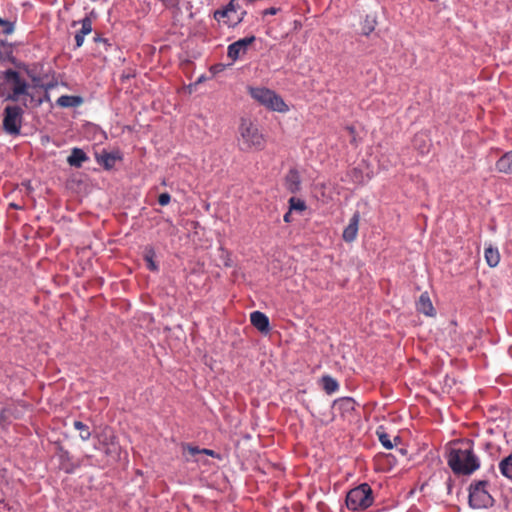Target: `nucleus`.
<instances>
[{
  "mask_svg": "<svg viewBox=\"0 0 512 512\" xmlns=\"http://www.w3.org/2000/svg\"><path fill=\"white\" fill-rule=\"evenodd\" d=\"M447 462L456 475H471L480 467L479 458L474 453L470 443L451 448Z\"/></svg>",
  "mask_w": 512,
  "mask_h": 512,
  "instance_id": "1",
  "label": "nucleus"
},
{
  "mask_svg": "<svg viewBox=\"0 0 512 512\" xmlns=\"http://www.w3.org/2000/svg\"><path fill=\"white\" fill-rule=\"evenodd\" d=\"M239 146L241 150H263L266 144L264 135L250 119L242 118L239 125Z\"/></svg>",
  "mask_w": 512,
  "mask_h": 512,
  "instance_id": "2",
  "label": "nucleus"
},
{
  "mask_svg": "<svg viewBox=\"0 0 512 512\" xmlns=\"http://www.w3.org/2000/svg\"><path fill=\"white\" fill-rule=\"evenodd\" d=\"M248 91L256 102L271 111L285 113L289 110L288 105L284 102L282 97L273 90L265 87H249Z\"/></svg>",
  "mask_w": 512,
  "mask_h": 512,
  "instance_id": "3",
  "label": "nucleus"
},
{
  "mask_svg": "<svg viewBox=\"0 0 512 512\" xmlns=\"http://www.w3.org/2000/svg\"><path fill=\"white\" fill-rule=\"evenodd\" d=\"M372 489L367 483L349 490L346 495V506L349 510H365L373 504Z\"/></svg>",
  "mask_w": 512,
  "mask_h": 512,
  "instance_id": "4",
  "label": "nucleus"
},
{
  "mask_svg": "<svg viewBox=\"0 0 512 512\" xmlns=\"http://www.w3.org/2000/svg\"><path fill=\"white\" fill-rule=\"evenodd\" d=\"M488 481L479 480L469 486V506L473 509H483L493 506L494 499L487 491Z\"/></svg>",
  "mask_w": 512,
  "mask_h": 512,
  "instance_id": "5",
  "label": "nucleus"
},
{
  "mask_svg": "<svg viewBox=\"0 0 512 512\" xmlns=\"http://www.w3.org/2000/svg\"><path fill=\"white\" fill-rule=\"evenodd\" d=\"M23 109L18 105H7L3 112V130L10 136H18L21 133L23 122Z\"/></svg>",
  "mask_w": 512,
  "mask_h": 512,
  "instance_id": "6",
  "label": "nucleus"
},
{
  "mask_svg": "<svg viewBox=\"0 0 512 512\" xmlns=\"http://www.w3.org/2000/svg\"><path fill=\"white\" fill-rule=\"evenodd\" d=\"M238 0H230V2L222 9L214 12V19L218 22H223L229 27H235L242 22L246 11L242 10L240 14L237 11L240 9Z\"/></svg>",
  "mask_w": 512,
  "mask_h": 512,
  "instance_id": "7",
  "label": "nucleus"
},
{
  "mask_svg": "<svg viewBox=\"0 0 512 512\" xmlns=\"http://www.w3.org/2000/svg\"><path fill=\"white\" fill-rule=\"evenodd\" d=\"M5 78L12 85V93L9 95L8 99L18 101L21 95H29V86L17 71L11 69L7 70L5 72Z\"/></svg>",
  "mask_w": 512,
  "mask_h": 512,
  "instance_id": "8",
  "label": "nucleus"
},
{
  "mask_svg": "<svg viewBox=\"0 0 512 512\" xmlns=\"http://www.w3.org/2000/svg\"><path fill=\"white\" fill-rule=\"evenodd\" d=\"M360 221L359 212L354 213L351 217L348 226L343 231V239L345 242H353L358 234V227Z\"/></svg>",
  "mask_w": 512,
  "mask_h": 512,
  "instance_id": "9",
  "label": "nucleus"
},
{
  "mask_svg": "<svg viewBox=\"0 0 512 512\" xmlns=\"http://www.w3.org/2000/svg\"><path fill=\"white\" fill-rule=\"evenodd\" d=\"M251 324L260 332L267 333L269 331V318L260 311H254L250 314Z\"/></svg>",
  "mask_w": 512,
  "mask_h": 512,
  "instance_id": "10",
  "label": "nucleus"
},
{
  "mask_svg": "<svg viewBox=\"0 0 512 512\" xmlns=\"http://www.w3.org/2000/svg\"><path fill=\"white\" fill-rule=\"evenodd\" d=\"M416 308L418 312H421L426 316L435 315V309L427 292L420 295L419 300L416 303Z\"/></svg>",
  "mask_w": 512,
  "mask_h": 512,
  "instance_id": "11",
  "label": "nucleus"
},
{
  "mask_svg": "<svg viewBox=\"0 0 512 512\" xmlns=\"http://www.w3.org/2000/svg\"><path fill=\"white\" fill-rule=\"evenodd\" d=\"M80 23L81 29L75 34L77 48H80L83 45L85 36L92 32V20L90 17L86 16L80 21Z\"/></svg>",
  "mask_w": 512,
  "mask_h": 512,
  "instance_id": "12",
  "label": "nucleus"
},
{
  "mask_svg": "<svg viewBox=\"0 0 512 512\" xmlns=\"http://www.w3.org/2000/svg\"><path fill=\"white\" fill-rule=\"evenodd\" d=\"M498 172L504 174L512 173V150L504 153L495 163Z\"/></svg>",
  "mask_w": 512,
  "mask_h": 512,
  "instance_id": "13",
  "label": "nucleus"
},
{
  "mask_svg": "<svg viewBox=\"0 0 512 512\" xmlns=\"http://www.w3.org/2000/svg\"><path fill=\"white\" fill-rule=\"evenodd\" d=\"M88 160L86 153L80 148H73L71 154L67 158L70 166L80 168L82 164Z\"/></svg>",
  "mask_w": 512,
  "mask_h": 512,
  "instance_id": "14",
  "label": "nucleus"
},
{
  "mask_svg": "<svg viewBox=\"0 0 512 512\" xmlns=\"http://www.w3.org/2000/svg\"><path fill=\"white\" fill-rule=\"evenodd\" d=\"M104 436H105L106 440L110 441V445H108L104 448L105 453L107 455L114 456V457L118 456L120 447L115 441L116 437L113 434V432L109 429H104Z\"/></svg>",
  "mask_w": 512,
  "mask_h": 512,
  "instance_id": "15",
  "label": "nucleus"
},
{
  "mask_svg": "<svg viewBox=\"0 0 512 512\" xmlns=\"http://www.w3.org/2000/svg\"><path fill=\"white\" fill-rule=\"evenodd\" d=\"M286 186L291 192H297L300 188V176L297 170L291 169L286 176Z\"/></svg>",
  "mask_w": 512,
  "mask_h": 512,
  "instance_id": "16",
  "label": "nucleus"
},
{
  "mask_svg": "<svg viewBox=\"0 0 512 512\" xmlns=\"http://www.w3.org/2000/svg\"><path fill=\"white\" fill-rule=\"evenodd\" d=\"M377 19L375 15H366L361 23V33L369 36L376 28Z\"/></svg>",
  "mask_w": 512,
  "mask_h": 512,
  "instance_id": "17",
  "label": "nucleus"
},
{
  "mask_svg": "<svg viewBox=\"0 0 512 512\" xmlns=\"http://www.w3.org/2000/svg\"><path fill=\"white\" fill-rule=\"evenodd\" d=\"M485 260L490 267H496L500 261V254L497 248L489 246L485 248Z\"/></svg>",
  "mask_w": 512,
  "mask_h": 512,
  "instance_id": "18",
  "label": "nucleus"
},
{
  "mask_svg": "<svg viewBox=\"0 0 512 512\" xmlns=\"http://www.w3.org/2000/svg\"><path fill=\"white\" fill-rule=\"evenodd\" d=\"M499 469L504 477L512 480V453L499 463Z\"/></svg>",
  "mask_w": 512,
  "mask_h": 512,
  "instance_id": "19",
  "label": "nucleus"
},
{
  "mask_svg": "<svg viewBox=\"0 0 512 512\" xmlns=\"http://www.w3.org/2000/svg\"><path fill=\"white\" fill-rule=\"evenodd\" d=\"M323 389L327 394H333L339 389V384L336 379L331 376L322 377Z\"/></svg>",
  "mask_w": 512,
  "mask_h": 512,
  "instance_id": "20",
  "label": "nucleus"
},
{
  "mask_svg": "<svg viewBox=\"0 0 512 512\" xmlns=\"http://www.w3.org/2000/svg\"><path fill=\"white\" fill-rule=\"evenodd\" d=\"M81 103L77 96L63 95L57 99V104L61 107H75Z\"/></svg>",
  "mask_w": 512,
  "mask_h": 512,
  "instance_id": "21",
  "label": "nucleus"
},
{
  "mask_svg": "<svg viewBox=\"0 0 512 512\" xmlns=\"http://www.w3.org/2000/svg\"><path fill=\"white\" fill-rule=\"evenodd\" d=\"M155 251L152 247H146L144 252V260L147 264V268L151 271H157L158 266L154 261L155 258Z\"/></svg>",
  "mask_w": 512,
  "mask_h": 512,
  "instance_id": "22",
  "label": "nucleus"
},
{
  "mask_svg": "<svg viewBox=\"0 0 512 512\" xmlns=\"http://www.w3.org/2000/svg\"><path fill=\"white\" fill-rule=\"evenodd\" d=\"M73 426L76 430L79 431V437L81 438L82 441H87L90 439L91 432L89 427L85 423L76 420L74 421Z\"/></svg>",
  "mask_w": 512,
  "mask_h": 512,
  "instance_id": "23",
  "label": "nucleus"
},
{
  "mask_svg": "<svg viewBox=\"0 0 512 512\" xmlns=\"http://www.w3.org/2000/svg\"><path fill=\"white\" fill-rule=\"evenodd\" d=\"M183 449H184V451H187V453L191 456H195L197 454H205V455H209L212 457L216 456L215 451L206 449V448L200 449L196 446L186 445L183 447Z\"/></svg>",
  "mask_w": 512,
  "mask_h": 512,
  "instance_id": "24",
  "label": "nucleus"
},
{
  "mask_svg": "<svg viewBox=\"0 0 512 512\" xmlns=\"http://www.w3.org/2000/svg\"><path fill=\"white\" fill-rule=\"evenodd\" d=\"M246 52L239 47L236 42L230 44L227 49V56L232 60H237L241 55H244Z\"/></svg>",
  "mask_w": 512,
  "mask_h": 512,
  "instance_id": "25",
  "label": "nucleus"
},
{
  "mask_svg": "<svg viewBox=\"0 0 512 512\" xmlns=\"http://www.w3.org/2000/svg\"><path fill=\"white\" fill-rule=\"evenodd\" d=\"M378 439L380 443L386 448V449H392L393 443L390 439V436L388 433H386L382 428L378 429L376 432Z\"/></svg>",
  "mask_w": 512,
  "mask_h": 512,
  "instance_id": "26",
  "label": "nucleus"
},
{
  "mask_svg": "<svg viewBox=\"0 0 512 512\" xmlns=\"http://www.w3.org/2000/svg\"><path fill=\"white\" fill-rule=\"evenodd\" d=\"M15 30V23L9 20H4L0 17V33L10 35Z\"/></svg>",
  "mask_w": 512,
  "mask_h": 512,
  "instance_id": "27",
  "label": "nucleus"
},
{
  "mask_svg": "<svg viewBox=\"0 0 512 512\" xmlns=\"http://www.w3.org/2000/svg\"><path fill=\"white\" fill-rule=\"evenodd\" d=\"M335 405H339L341 409L348 411L354 409L355 401L352 398L345 397L336 400Z\"/></svg>",
  "mask_w": 512,
  "mask_h": 512,
  "instance_id": "28",
  "label": "nucleus"
},
{
  "mask_svg": "<svg viewBox=\"0 0 512 512\" xmlns=\"http://www.w3.org/2000/svg\"><path fill=\"white\" fill-rule=\"evenodd\" d=\"M116 156L111 153H104L101 155V163L106 169H110L115 165L116 162Z\"/></svg>",
  "mask_w": 512,
  "mask_h": 512,
  "instance_id": "29",
  "label": "nucleus"
},
{
  "mask_svg": "<svg viewBox=\"0 0 512 512\" xmlns=\"http://www.w3.org/2000/svg\"><path fill=\"white\" fill-rule=\"evenodd\" d=\"M290 210L304 211L306 209V204L300 198L292 197L289 200Z\"/></svg>",
  "mask_w": 512,
  "mask_h": 512,
  "instance_id": "30",
  "label": "nucleus"
},
{
  "mask_svg": "<svg viewBox=\"0 0 512 512\" xmlns=\"http://www.w3.org/2000/svg\"><path fill=\"white\" fill-rule=\"evenodd\" d=\"M255 41V36L245 37L236 41V44L244 50L247 51L249 45H251Z\"/></svg>",
  "mask_w": 512,
  "mask_h": 512,
  "instance_id": "31",
  "label": "nucleus"
},
{
  "mask_svg": "<svg viewBox=\"0 0 512 512\" xmlns=\"http://www.w3.org/2000/svg\"><path fill=\"white\" fill-rule=\"evenodd\" d=\"M171 201V196L170 194L168 193H162L159 195L158 197V203L161 205V206H166L170 203Z\"/></svg>",
  "mask_w": 512,
  "mask_h": 512,
  "instance_id": "32",
  "label": "nucleus"
},
{
  "mask_svg": "<svg viewBox=\"0 0 512 512\" xmlns=\"http://www.w3.org/2000/svg\"><path fill=\"white\" fill-rule=\"evenodd\" d=\"M279 8H276V7H270V8H267L265 9L263 12H262V15L263 16H267V15H276L278 12H279Z\"/></svg>",
  "mask_w": 512,
  "mask_h": 512,
  "instance_id": "33",
  "label": "nucleus"
},
{
  "mask_svg": "<svg viewBox=\"0 0 512 512\" xmlns=\"http://www.w3.org/2000/svg\"><path fill=\"white\" fill-rule=\"evenodd\" d=\"M223 69H224V65L223 64H218V65H214V66L211 67V72L213 74H216V73L222 71Z\"/></svg>",
  "mask_w": 512,
  "mask_h": 512,
  "instance_id": "34",
  "label": "nucleus"
},
{
  "mask_svg": "<svg viewBox=\"0 0 512 512\" xmlns=\"http://www.w3.org/2000/svg\"><path fill=\"white\" fill-rule=\"evenodd\" d=\"M8 409L6 408H3L1 411H0V422L1 421H6L7 418H8Z\"/></svg>",
  "mask_w": 512,
  "mask_h": 512,
  "instance_id": "35",
  "label": "nucleus"
},
{
  "mask_svg": "<svg viewBox=\"0 0 512 512\" xmlns=\"http://www.w3.org/2000/svg\"><path fill=\"white\" fill-rule=\"evenodd\" d=\"M99 438H100V443L103 445L104 448L106 446L110 445V441L105 439L104 431L100 434Z\"/></svg>",
  "mask_w": 512,
  "mask_h": 512,
  "instance_id": "36",
  "label": "nucleus"
},
{
  "mask_svg": "<svg viewBox=\"0 0 512 512\" xmlns=\"http://www.w3.org/2000/svg\"><path fill=\"white\" fill-rule=\"evenodd\" d=\"M94 41H95L96 43H103L104 45H109V44H108V40H107V39H105V38H102L100 35H96V36L94 37Z\"/></svg>",
  "mask_w": 512,
  "mask_h": 512,
  "instance_id": "37",
  "label": "nucleus"
},
{
  "mask_svg": "<svg viewBox=\"0 0 512 512\" xmlns=\"http://www.w3.org/2000/svg\"><path fill=\"white\" fill-rule=\"evenodd\" d=\"M290 217H291V212L289 211V212H287V213L284 215L283 219H284V221H285V222H287V223H288V222H290Z\"/></svg>",
  "mask_w": 512,
  "mask_h": 512,
  "instance_id": "38",
  "label": "nucleus"
},
{
  "mask_svg": "<svg viewBox=\"0 0 512 512\" xmlns=\"http://www.w3.org/2000/svg\"><path fill=\"white\" fill-rule=\"evenodd\" d=\"M163 1L168 4H177L179 2V0H163Z\"/></svg>",
  "mask_w": 512,
  "mask_h": 512,
  "instance_id": "39",
  "label": "nucleus"
},
{
  "mask_svg": "<svg viewBox=\"0 0 512 512\" xmlns=\"http://www.w3.org/2000/svg\"><path fill=\"white\" fill-rule=\"evenodd\" d=\"M78 23H79V22H77V21H73V22H72V26H73V27H75Z\"/></svg>",
  "mask_w": 512,
  "mask_h": 512,
  "instance_id": "40",
  "label": "nucleus"
},
{
  "mask_svg": "<svg viewBox=\"0 0 512 512\" xmlns=\"http://www.w3.org/2000/svg\"><path fill=\"white\" fill-rule=\"evenodd\" d=\"M394 440L395 441H400V438L399 437H395Z\"/></svg>",
  "mask_w": 512,
  "mask_h": 512,
  "instance_id": "41",
  "label": "nucleus"
}]
</instances>
